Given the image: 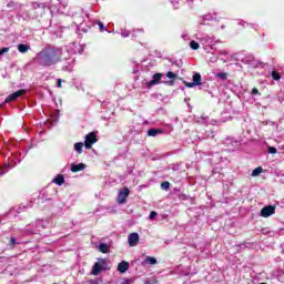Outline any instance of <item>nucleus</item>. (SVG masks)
Listing matches in <instances>:
<instances>
[{"label":"nucleus","instance_id":"1","mask_svg":"<svg viewBox=\"0 0 284 284\" xmlns=\"http://www.w3.org/2000/svg\"><path fill=\"white\" fill-rule=\"evenodd\" d=\"M38 63L42 68H50L52 65H57V63H61L63 61V49L59 47L48 45L44 47L37 54Z\"/></svg>","mask_w":284,"mask_h":284},{"label":"nucleus","instance_id":"2","mask_svg":"<svg viewBox=\"0 0 284 284\" xmlns=\"http://www.w3.org/2000/svg\"><path fill=\"white\" fill-rule=\"evenodd\" d=\"M84 139V148L87 150H92V145L99 142V138L94 131H91L89 134H87Z\"/></svg>","mask_w":284,"mask_h":284},{"label":"nucleus","instance_id":"3","mask_svg":"<svg viewBox=\"0 0 284 284\" xmlns=\"http://www.w3.org/2000/svg\"><path fill=\"white\" fill-rule=\"evenodd\" d=\"M129 196H130V189L123 187L119 192V196H118L116 202L119 203V205H123V203H125V201H128Z\"/></svg>","mask_w":284,"mask_h":284},{"label":"nucleus","instance_id":"4","mask_svg":"<svg viewBox=\"0 0 284 284\" xmlns=\"http://www.w3.org/2000/svg\"><path fill=\"white\" fill-rule=\"evenodd\" d=\"M26 92H28V90L21 89V90H18V91L11 93L10 95L7 97L6 103H12V101H17L19 99V97H23V94H26Z\"/></svg>","mask_w":284,"mask_h":284},{"label":"nucleus","instance_id":"5","mask_svg":"<svg viewBox=\"0 0 284 284\" xmlns=\"http://www.w3.org/2000/svg\"><path fill=\"white\" fill-rule=\"evenodd\" d=\"M276 213V206L274 205H268V206H264L261 210V216H263V219H267L270 216H272V214Z\"/></svg>","mask_w":284,"mask_h":284},{"label":"nucleus","instance_id":"6","mask_svg":"<svg viewBox=\"0 0 284 284\" xmlns=\"http://www.w3.org/2000/svg\"><path fill=\"white\" fill-rule=\"evenodd\" d=\"M161 79H163V73H155L151 81L146 82L148 88H154V85H159L161 83Z\"/></svg>","mask_w":284,"mask_h":284},{"label":"nucleus","instance_id":"7","mask_svg":"<svg viewBox=\"0 0 284 284\" xmlns=\"http://www.w3.org/2000/svg\"><path fill=\"white\" fill-rule=\"evenodd\" d=\"M130 247H135V245L139 243V233H131L128 237Z\"/></svg>","mask_w":284,"mask_h":284},{"label":"nucleus","instance_id":"8","mask_svg":"<svg viewBox=\"0 0 284 284\" xmlns=\"http://www.w3.org/2000/svg\"><path fill=\"white\" fill-rule=\"evenodd\" d=\"M128 270H130V262L122 261L121 263H119L118 272H120V274H125Z\"/></svg>","mask_w":284,"mask_h":284},{"label":"nucleus","instance_id":"9","mask_svg":"<svg viewBox=\"0 0 284 284\" xmlns=\"http://www.w3.org/2000/svg\"><path fill=\"white\" fill-rule=\"evenodd\" d=\"M101 272H103V265L100 263V262H97L94 265H93V268L91 271V274L93 276H99V274H101Z\"/></svg>","mask_w":284,"mask_h":284},{"label":"nucleus","instance_id":"10","mask_svg":"<svg viewBox=\"0 0 284 284\" xmlns=\"http://www.w3.org/2000/svg\"><path fill=\"white\" fill-rule=\"evenodd\" d=\"M85 170V164L79 163V164H71V172L77 173V172H83Z\"/></svg>","mask_w":284,"mask_h":284},{"label":"nucleus","instance_id":"11","mask_svg":"<svg viewBox=\"0 0 284 284\" xmlns=\"http://www.w3.org/2000/svg\"><path fill=\"white\" fill-rule=\"evenodd\" d=\"M53 183L55 185H63V183H65V178L62 174H59L55 179H53Z\"/></svg>","mask_w":284,"mask_h":284},{"label":"nucleus","instance_id":"12","mask_svg":"<svg viewBox=\"0 0 284 284\" xmlns=\"http://www.w3.org/2000/svg\"><path fill=\"white\" fill-rule=\"evenodd\" d=\"M99 251L102 254H108L110 252V246L106 243H100Z\"/></svg>","mask_w":284,"mask_h":284},{"label":"nucleus","instance_id":"13","mask_svg":"<svg viewBox=\"0 0 284 284\" xmlns=\"http://www.w3.org/2000/svg\"><path fill=\"white\" fill-rule=\"evenodd\" d=\"M193 83L195 85H203V82H202V78H201V73H195L193 75Z\"/></svg>","mask_w":284,"mask_h":284},{"label":"nucleus","instance_id":"14","mask_svg":"<svg viewBox=\"0 0 284 284\" xmlns=\"http://www.w3.org/2000/svg\"><path fill=\"white\" fill-rule=\"evenodd\" d=\"M144 263H146L148 265H156L159 261H156V257L146 256V258L144 260Z\"/></svg>","mask_w":284,"mask_h":284},{"label":"nucleus","instance_id":"15","mask_svg":"<svg viewBox=\"0 0 284 284\" xmlns=\"http://www.w3.org/2000/svg\"><path fill=\"white\" fill-rule=\"evenodd\" d=\"M74 150L78 154H83V142H77L74 144Z\"/></svg>","mask_w":284,"mask_h":284},{"label":"nucleus","instance_id":"16","mask_svg":"<svg viewBox=\"0 0 284 284\" xmlns=\"http://www.w3.org/2000/svg\"><path fill=\"white\" fill-rule=\"evenodd\" d=\"M156 134H161V130L159 129H149L148 136H156Z\"/></svg>","mask_w":284,"mask_h":284},{"label":"nucleus","instance_id":"17","mask_svg":"<svg viewBox=\"0 0 284 284\" xmlns=\"http://www.w3.org/2000/svg\"><path fill=\"white\" fill-rule=\"evenodd\" d=\"M18 50L19 52H21L22 54H26V52H28V50H30V47L26 45V44H19L18 45Z\"/></svg>","mask_w":284,"mask_h":284},{"label":"nucleus","instance_id":"18","mask_svg":"<svg viewBox=\"0 0 284 284\" xmlns=\"http://www.w3.org/2000/svg\"><path fill=\"white\" fill-rule=\"evenodd\" d=\"M262 173H263V168L262 166H257L256 169L253 170L251 176H258Z\"/></svg>","mask_w":284,"mask_h":284},{"label":"nucleus","instance_id":"19","mask_svg":"<svg viewBox=\"0 0 284 284\" xmlns=\"http://www.w3.org/2000/svg\"><path fill=\"white\" fill-rule=\"evenodd\" d=\"M190 48H191V50H199V48H201V44H199V42L192 40L190 42Z\"/></svg>","mask_w":284,"mask_h":284},{"label":"nucleus","instance_id":"20","mask_svg":"<svg viewBox=\"0 0 284 284\" xmlns=\"http://www.w3.org/2000/svg\"><path fill=\"white\" fill-rule=\"evenodd\" d=\"M166 77H168V79H172V80L179 79V75L176 73L172 72V71H169L166 73Z\"/></svg>","mask_w":284,"mask_h":284},{"label":"nucleus","instance_id":"21","mask_svg":"<svg viewBox=\"0 0 284 284\" xmlns=\"http://www.w3.org/2000/svg\"><path fill=\"white\" fill-rule=\"evenodd\" d=\"M272 79L274 80V81H280V79H281V73H278V72H276V71H272Z\"/></svg>","mask_w":284,"mask_h":284},{"label":"nucleus","instance_id":"22","mask_svg":"<svg viewBox=\"0 0 284 284\" xmlns=\"http://www.w3.org/2000/svg\"><path fill=\"white\" fill-rule=\"evenodd\" d=\"M217 79H222V81H225L227 79V73L225 72H220L216 73Z\"/></svg>","mask_w":284,"mask_h":284},{"label":"nucleus","instance_id":"23","mask_svg":"<svg viewBox=\"0 0 284 284\" xmlns=\"http://www.w3.org/2000/svg\"><path fill=\"white\" fill-rule=\"evenodd\" d=\"M161 187L165 191L170 190V182L165 181L161 183Z\"/></svg>","mask_w":284,"mask_h":284},{"label":"nucleus","instance_id":"24","mask_svg":"<svg viewBox=\"0 0 284 284\" xmlns=\"http://www.w3.org/2000/svg\"><path fill=\"white\" fill-rule=\"evenodd\" d=\"M6 52H10V48L4 47L0 50V57H3V54H6Z\"/></svg>","mask_w":284,"mask_h":284},{"label":"nucleus","instance_id":"25","mask_svg":"<svg viewBox=\"0 0 284 284\" xmlns=\"http://www.w3.org/2000/svg\"><path fill=\"white\" fill-rule=\"evenodd\" d=\"M276 152H278V150L276 148H274V146L268 148V153L270 154H276Z\"/></svg>","mask_w":284,"mask_h":284},{"label":"nucleus","instance_id":"26","mask_svg":"<svg viewBox=\"0 0 284 284\" xmlns=\"http://www.w3.org/2000/svg\"><path fill=\"white\" fill-rule=\"evenodd\" d=\"M33 8H41L42 10H45V4L44 3H34Z\"/></svg>","mask_w":284,"mask_h":284},{"label":"nucleus","instance_id":"27","mask_svg":"<svg viewBox=\"0 0 284 284\" xmlns=\"http://www.w3.org/2000/svg\"><path fill=\"white\" fill-rule=\"evenodd\" d=\"M184 85L186 88H194V85H196V84L194 82H186V81H184Z\"/></svg>","mask_w":284,"mask_h":284},{"label":"nucleus","instance_id":"28","mask_svg":"<svg viewBox=\"0 0 284 284\" xmlns=\"http://www.w3.org/2000/svg\"><path fill=\"white\" fill-rule=\"evenodd\" d=\"M149 219L151 220V221H154V219H156V212H151L150 213V215H149Z\"/></svg>","mask_w":284,"mask_h":284},{"label":"nucleus","instance_id":"29","mask_svg":"<svg viewBox=\"0 0 284 284\" xmlns=\"http://www.w3.org/2000/svg\"><path fill=\"white\" fill-rule=\"evenodd\" d=\"M98 26H99L101 32H103V30H106L105 26L103 24V22H99Z\"/></svg>","mask_w":284,"mask_h":284},{"label":"nucleus","instance_id":"30","mask_svg":"<svg viewBox=\"0 0 284 284\" xmlns=\"http://www.w3.org/2000/svg\"><path fill=\"white\" fill-rule=\"evenodd\" d=\"M9 243L10 245H17V239L11 237Z\"/></svg>","mask_w":284,"mask_h":284},{"label":"nucleus","instance_id":"31","mask_svg":"<svg viewBox=\"0 0 284 284\" xmlns=\"http://www.w3.org/2000/svg\"><path fill=\"white\" fill-rule=\"evenodd\" d=\"M252 94H254L255 97L258 95V89L253 88V89H252Z\"/></svg>","mask_w":284,"mask_h":284},{"label":"nucleus","instance_id":"32","mask_svg":"<svg viewBox=\"0 0 284 284\" xmlns=\"http://www.w3.org/2000/svg\"><path fill=\"white\" fill-rule=\"evenodd\" d=\"M166 85H174V80H169V81L166 82Z\"/></svg>","mask_w":284,"mask_h":284},{"label":"nucleus","instance_id":"33","mask_svg":"<svg viewBox=\"0 0 284 284\" xmlns=\"http://www.w3.org/2000/svg\"><path fill=\"white\" fill-rule=\"evenodd\" d=\"M63 83V81L61 80V79H58V84H57V87L58 88H61V84Z\"/></svg>","mask_w":284,"mask_h":284}]
</instances>
